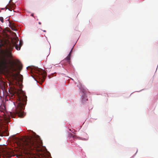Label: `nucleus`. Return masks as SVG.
<instances>
[{"label": "nucleus", "instance_id": "obj_2", "mask_svg": "<svg viewBox=\"0 0 158 158\" xmlns=\"http://www.w3.org/2000/svg\"><path fill=\"white\" fill-rule=\"evenodd\" d=\"M15 94L18 97L17 101V107L15 110V113L20 117H22L24 115L23 110L27 101V97L22 90H16Z\"/></svg>", "mask_w": 158, "mask_h": 158}, {"label": "nucleus", "instance_id": "obj_11", "mask_svg": "<svg viewBox=\"0 0 158 158\" xmlns=\"http://www.w3.org/2000/svg\"><path fill=\"white\" fill-rule=\"evenodd\" d=\"M35 72L36 73H38V74L39 75V72H40V70H39V69L37 68L36 69H35Z\"/></svg>", "mask_w": 158, "mask_h": 158}, {"label": "nucleus", "instance_id": "obj_1", "mask_svg": "<svg viewBox=\"0 0 158 158\" xmlns=\"http://www.w3.org/2000/svg\"><path fill=\"white\" fill-rule=\"evenodd\" d=\"M16 39L8 40L0 39V70H4L8 68L10 63V58L12 57L11 51L15 46L17 50H19L22 45L21 41Z\"/></svg>", "mask_w": 158, "mask_h": 158}, {"label": "nucleus", "instance_id": "obj_4", "mask_svg": "<svg viewBox=\"0 0 158 158\" xmlns=\"http://www.w3.org/2000/svg\"><path fill=\"white\" fill-rule=\"evenodd\" d=\"M40 158H51L50 153L46 147L42 145V142L40 139Z\"/></svg>", "mask_w": 158, "mask_h": 158}, {"label": "nucleus", "instance_id": "obj_15", "mask_svg": "<svg viewBox=\"0 0 158 158\" xmlns=\"http://www.w3.org/2000/svg\"><path fill=\"white\" fill-rule=\"evenodd\" d=\"M37 82L40 84V81H37Z\"/></svg>", "mask_w": 158, "mask_h": 158}, {"label": "nucleus", "instance_id": "obj_7", "mask_svg": "<svg viewBox=\"0 0 158 158\" xmlns=\"http://www.w3.org/2000/svg\"><path fill=\"white\" fill-rule=\"evenodd\" d=\"M65 59L67 60V61L69 63H70V57H69V56H67Z\"/></svg>", "mask_w": 158, "mask_h": 158}, {"label": "nucleus", "instance_id": "obj_6", "mask_svg": "<svg viewBox=\"0 0 158 158\" xmlns=\"http://www.w3.org/2000/svg\"><path fill=\"white\" fill-rule=\"evenodd\" d=\"M88 101V98L86 95H84L82 96L81 99V103L82 104L85 103Z\"/></svg>", "mask_w": 158, "mask_h": 158}, {"label": "nucleus", "instance_id": "obj_9", "mask_svg": "<svg viewBox=\"0 0 158 158\" xmlns=\"http://www.w3.org/2000/svg\"><path fill=\"white\" fill-rule=\"evenodd\" d=\"M10 27L14 31H16V29L14 26H10Z\"/></svg>", "mask_w": 158, "mask_h": 158}, {"label": "nucleus", "instance_id": "obj_12", "mask_svg": "<svg viewBox=\"0 0 158 158\" xmlns=\"http://www.w3.org/2000/svg\"><path fill=\"white\" fill-rule=\"evenodd\" d=\"M3 20H4V19H3V17H0V20L1 21V22L2 23L3 22Z\"/></svg>", "mask_w": 158, "mask_h": 158}, {"label": "nucleus", "instance_id": "obj_14", "mask_svg": "<svg viewBox=\"0 0 158 158\" xmlns=\"http://www.w3.org/2000/svg\"><path fill=\"white\" fill-rule=\"evenodd\" d=\"M72 51V49H71V52H70V53L69 54L68 56H69V57H70V56H71V53Z\"/></svg>", "mask_w": 158, "mask_h": 158}, {"label": "nucleus", "instance_id": "obj_13", "mask_svg": "<svg viewBox=\"0 0 158 158\" xmlns=\"http://www.w3.org/2000/svg\"><path fill=\"white\" fill-rule=\"evenodd\" d=\"M22 65L21 64V65H20L19 66V69L20 70H21L22 69Z\"/></svg>", "mask_w": 158, "mask_h": 158}, {"label": "nucleus", "instance_id": "obj_8", "mask_svg": "<svg viewBox=\"0 0 158 158\" xmlns=\"http://www.w3.org/2000/svg\"><path fill=\"white\" fill-rule=\"evenodd\" d=\"M69 136L70 137H72L74 139L76 138V136L74 135H73L71 133L69 134Z\"/></svg>", "mask_w": 158, "mask_h": 158}, {"label": "nucleus", "instance_id": "obj_3", "mask_svg": "<svg viewBox=\"0 0 158 158\" xmlns=\"http://www.w3.org/2000/svg\"><path fill=\"white\" fill-rule=\"evenodd\" d=\"M27 147L31 150L40 152V138L39 135L34 133L33 137L27 139L24 142Z\"/></svg>", "mask_w": 158, "mask_h": 158}, {"label": "nucleus", "instance_id": "obj_5", "mask_svg": "<svg viewBox=\"0 0 158 158\" xmlns=\"http://www.w3.org/2000/svg\"><path fill=\"white\" fill-rule=\"evenodd\" d=\"M40 85L45 80L47 76L46 71L40 68Z\"/></svg>", "mask_w": 158, "mask_h": 158}, {"label": "nucleus", "instance_id": "obj_10", "mask_svg": "<svg viewBox=\"0 0 158 158\" xmlns=\"http://www.w3.org/2000/svg\"><path fill=\"white\" fill-rule=\"evenodd\" d=\"M11 67L13 70V72L15 71L16 69H15L14 65L11 66Z\"/></svg>", "mask_w": 158, "mask_h": 158}, {"label": "nucleus", "instance_id": "obj_16", "mask_svg": "<svg viewBox=\"0 0 158 158\" xmlns=\"http://www.w3.org/2000/svg\"><path fill=\"white\" fill-rule=\"evenodd\" d=\"M44 31L45 32V31Z\"/></svg>", "mask_w": 158, "mask_h": 158}]
</instances>
